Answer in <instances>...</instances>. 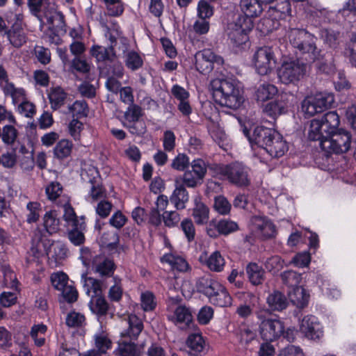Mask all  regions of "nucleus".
I'll use <instances>...</instances> for the list:
<instances>
[{
    "mask_svg": "<svg viewBox=\"0 0 356 356\" xmlns=\"http://www.w3.org/2000/svg\"><path fill=\"white\" fill-rule=\"evenodd\" d=\"M86 229V225L83 219L81 222L76 224V226H70L67 227L68 238L74 245H81L85 242V236L83 230Z\"/></svg>",
    "mask_w": 356,
    "mask_h": 356,
    "instance_id": "33",
    "label": "nucleus"
},
{
    "mask_svg": "<svg viewBox=\"0 0 356 356\" xmlns=\"http://www.w3.org/2000/svg\"><path fill=\"white\" fill-rule=\"evenodd\" d=\"M189 200V195L187 190L184 184H181L179 180L175 181V188L170 197V201L174 204L177 210L186 208V203Z\"/></svg>",
    "mask_w": 356,
    "mask_h": 356,
    "instance_id": "24",
    "label": "nucleus"
},
{
    "mask_svg": "<svg viewBox=\"0 0 356 356\" xmlns=\"http://www.w3.org/2000/svg\"><path fill=\"white\" fill-rule=\"evenodd\" d=\"M67 94L60 87L53 88L49 94V99L54 110L64 104Z\"/></svg>",
    "mask_w": 356,
    "mask_h": 356,
    "instance_id": "42",
    "label": "nucleus"
},
{
    "mask_svg": "<svg viewBox=\"0 0 356 356\" xmlns=\"http://www.w3.org/2000/svg\"><path fill=\"white\" fill-rule=\"evenodd\" d=\"M68 276L63 272L53 273L51 275V284L58 291L68 285Z\"/></svg>",
    "mask_w": 356,
    "mask_h": 356,
    "instance_id": "56",
    "label": "nucleus"
},
{
    "mask_svg": "<svg viewBox=\"0 0 356 356\" xmlns=\"http://www.w3.org/2000/svg\"><path fill=\"white\" fill-rule=\"evenodd\" d=\"M278 92L276 86L268 83L260 84L255 90V97L257 101L264 102L273 98Z\"/></svg>",
    "mask_w": 356,
    "mask_h": 356,
    "instance_id": "34",
    "label": "nucleus"
},
{
    "mask_svg": "<svg viewBox=\"0 0 356 356\" xmlns=\"http://www.w3.org/2000/svg\"><path fill=\"white\" fill-rule=\"evenodd\" d=\"M325 137L321 142V147L327 154H343L351 147L352 137L346 130L341 129Z\"/></svg>",
    "mask_w": 356,
    "mask_h": 356,
    "instance_id": "4",
    "label": "nucleus"
},
{
    "mask_svg": "<svg viewBox=\"0 0 356 356\" xmlns=\"http://www.w3.org/2000/svg\"><path fill=\"white\" fill-rule=\"evenodd\" d=\"M307 65L296 58L284 61L277 72L278 78L284 84L296 83L305 75Z\"/></svg>",
    "mask_w": 356,
    "mask_h": 356,
    "instance_id": "6",
    "label": "nucleus"
},
{
    "mask_svg": "<svg viewBox=\"0 0 356 356\" xmlns=\"http://www.w3.org/2000/svg\"><path fill=\"white\" fill-rule=\"evenodd\" d=\"M246 273L254 285H259L264 280V270L256 263H250L246 267Z\"/></svg>",
    "mask_w": 356,
    "mask_h": 356,
    "instance_id": "35",
    "label": "nucleus"
},
{
    "mask_svg": "<svg viewBox=\"0 0 356 356\" xmlns=\"http://www.w3.org/2000/svg\"><path fill=\"white\" fill-rule=\"evenodd\" d=\"M191 171L200 178L202 181L207 173V165L205 162L200 159H195L191 162Z\"/></svg>",
    "mask_w": 356,
    "mask_h": 356,
    "instance_id": "62",
    "label": "nucleus"
},
{
    "mask_svg": "<svg viewBox=\"0 0 356 356\" xmlns=\"http://www.w3.org/2000/svg\"><path fill=\"white\" fill-rule=\"evenodd\" d=\"M90 53L98 62H104L106 65L111 61H114L117 56L113 45H109L107 47L94 45L90 49Z\"/></svg>",
    "mask_w": 356,
    "mask_h": 356,
    "instance_id": "27",
    "label": "nucleus"
},
{
    "mask_svg": "<svg viewBox=\"0 0 356 356\" xmlns=\"http://www.w3.org/2000/svg\"><path fill=\"white\" fill-rule=\"evenodd\" d=\"M267 15L278 20L285 19L291 15V3L289 0H273L268 3Z\"/></svg>",
    "mask_w": 356,
    "mask_h": 356,
    "instance_id": "21",
    "label": "nucleus"
},
{
    "mask_svg": "<svg viewBox=\"0 0 356 356\" xmlns=\"http://www.w3.org/2000/svg\"><path fill=\"white\" fill-rule=\"evenodd\" d=\"M17 129L12 125H6L1 132L0 136L4 143L13 145L17 136Z\"/></svg>",
    "mask_w": 356,
    "mask_h": 356,
    "instance_id": "54",
    "label": "nucleus"
},
{
    "mask_svg": "<svg viewBox=\"0 0 356 356\" xmlns=\"http://www.w3.org/2000/svg\"><path fill=\"white\" fill-rule=\"evenodd\" d=\"M291 302L298 308L305 307L309 302V295L302 286H297L288 291Z\"/></svg>",
    "mask_w": 356,
    "mask_h": 356,
    "instance_id": "32",
    "label": "nucleus"
},
{
    "mask_svg": "<svg viewBox=\"0 0 356 356\" xmlns=\"http://www.w3.org/2000/svg\"><path fill=\"white\" fill-rule=\"evenodd\" d=\"M316 38L308 32L306 39H304L300 46L296 49L299 51L301 59L307 63L313 62L318 55V49L316 44Z\"/></svg>",
    "mask_w": 356,
    "mask_h": 356,
    "instance_id": "16",
    "label": "nucleus"
},
{
    "mask_svg": "<svg viewBox=\"0 0 356 356\" xmlns=\"http://www.w3.org/2000/svg\"><path fill=\"white\" fill-rule=\"evenodd\" d=\"M118 356H140V348L131 341H122L118 343Z\"/></svg>",
    "mask_w": 356,
    "mask_h": 356,
    "instance_id": "39",
    "label": "nucleus"
},
{
    "mask_svg": "<svg viewBox=\"0 0 356 356\" xmlns=\"http://www.w3.org/2000/svg\"><path fill=\"white\" fill-rule=\"evenodd\" d=\"M223 63V58L216 55L209 49L199 51L195 55V68L202 74H209L213 70L215 65L220 66Z\"/></svg>",
    "mask_w": 356,
    "mask_h": 356,
    "instance_id": "10",
    "label": "nucleus"
},
{
    "mask_svg": "<svg viewBox=\"0 0 356 356\" xmlns=\"http://www.w3.org/2000/svg\"><path fill=\"white\" fill-rule=\"evenodd\" d=\"M186 343L189 356H203L206 353V343L200 333L189 334Z\"/></svg>",
    "mask_w": 356,
    "mask_h": 356,
    "instance_id": "23",
    "label": "nucleus"
},
{
    "mask_svg": "<svg viewBox=\"0 0 356 356\" xmlns=\"http://www.w3.org/2000/svg\"><path fill=\"white\" fill-rule=\"evenodd\" d=\"M308 31L303 29H291L288 32V38L290 44L295 49L300 46L301 42L306 39Z\"/></svg>",
    "mask_w": 356,
    "mask_h": 356,
    "instance_id": "48",
    "label": "nucleus"
},
{
    "mask_svg": "<svg viewBox=\"0 0 356 356\" xmlns=\"http://www.w3.org/2000/svg\"><path fill=\"white\" fill-rule=\"evenodd\" d=\"M294 99L291 93L282 92L274 101L268 102L264 108V112L270 117L275 119L279 115L287 112L289 105Z\"/></svg>",
    "mask_w": 356,
    "mask_h": 356,
    "instance_id": "13",
    "label": "nucleus"
},
{
    "mask_svg": "<svg viewBox=\"0 0 356 356\" xmlns=\"http://www.w3.org/2000/svg\"><path fill=\"white\" fill-rule=\"evenodd\" d=\"M89 182L91 184L90 195L94 201L106 197V191L95 177L90 179Z\"/></svg>",
    "mask_w": 356,
    "mask_h": 356,
    "instance_id": "50",
    "label": "nucleus"
},
{
    "mask_svg": "<svg viewBox=\"0 0 356 356\" xmlns=\"http://www.w3.org/2000/svg\"><path fill=\"white\" fill-rule=\"evenodd\" d=\"M242 14L238 18L250 19L259 17L267 8V6L260 0H241L239 3Z\"/></svg>",
    "mask_w": 356,
    "mask_h": 356,
    "instance_id": "15",
    "label": "nucleus"
},
{
    "mask_svg": "<svg viewBox=\"0 0 356 356\" xmlns=\"http://www.w3.org/2000/svg\"><path fill=\"white\" fill-rule=\"evenodd\" d=\"M162 219L165 226L171 227L178 224L180 220V216L176 211H166L162 214Z\"/></svg>",
    "mask_w": 356,
    "mask_h": 356,
    "instance_id": "64",
    "label": "nucleus"
},
{
    "mask_svg": "<svg viewBox=\"0 0 356 356\" xmlns=\"http://www.w3.org/2000/svg\"><path fill=\"white\" fill-rule=\"evenodd\" d=\"M175 315L179 323H184L186 325H188L189 323L192 322L193 316L191 312L190 309L185 306H179L175 312Z\"/></svg>",
    "mask_w": 356,
    "mask_h": 356,
    "instance_id": "57",
    "label": "nucleus"
},
{
    "mask_svg": "<svg viewBox=\"0 0 356 356\" xmlns=\"http://www.w3.org/2000/svg\"><path fill=\"white\" fill-rule=\"evenodd\" d=\"M91 311L96 314L99 318L104 316L108 310L109 306L106 300L102 296L91 298L89 303Z\"/></svg>",
    "mask_w": 356,
    "mask_h": 356,
    "instance_id": "38",
    "label": "nucleus"
},
{
    "mask_svg": "<svg viewBox=\"0 0 356 356\" xmlns=\"http://www.w3.org/2000/svg\"><path fill=\"white\" fill-rule=\"evenodd\" d=\"M83 282V289L86 293L91 298L102 295L103 289L107 288L106 281L102 279H96L92 277H87L86 275H82Z\"/></svg>",
    "mask_w": 356,
    "mask_h": 356,
    "instance_id": "20",
    "label": "nucleus"
},
{
    "mask_svg": "<svg viewBox=\"0 0 356 356\" xmlns=\"http://www.w3.org/2000/svg\"><path fill=\"white\" fill-rule=\"evenodd\" d=\"M307 136L310 140H319L320 143L324 138H326L325 134L323 131V127L319 122V119H314L310 122Z\"/></svg>",
    "mask_w": 356,
    "mask_h": 356,
    "instance_id": "40",
    "label": "nucleus"
},
{
    "mask_svg": "<svg viewBox=\"0 0 356 356\" xmlns=\"http://www.w3.org/2000/svg\"><path fill=\"white\" fill-rule=\"evenodd\" d=\"M124 321L128 325V327L121 332V336L136 339L143 329L142 321L136 315L131 314L124 318Z\"/></svg>",
    "mask_w": 356,
    "mask_h": 356,
    "instance_id": "26",
    "label": "nucleus"
},
{
    "mask_svg": "<svg viewBox=\"0 0 356 356\" xmlns=\"http://www.w3.org/2000/svg\"><path fill=\"white\" fill-rule=\"evenodd\" d=\"M220 173L237 186H247L250 183L248 168L238 162L222 165L220 168Z\"/></svg>",
    "mask_w": 356,
    "mask_h": 356,
    "instance_id": "8",
    "label": "nucleus"
},
{
    "mask_svg": "<svg viewBox=\"0 0 356 356\" xmlns=\"http://www.w3.org/2000/svg\"><path fill=\"white\" fill-rule=\"evenodd\" d=\"M254 66L258 74L266 75L275 67L276 59L271 47H259L252 56Z\"/></svg>",
    "mask_w": 356,
    "mask_h": 356,
    "instance_id": "9",
    "label": "nucleus"
},
{
    "mask_svg": "<svg viewBox=\"0 0 356 356\" xmlns=\"http://www.w3.org/2000/svg\"><path fill=\"white\" fill-rule=\"evenodd\" d=\"M24 16L21 13L15 14V22L5 31L10 43L15 48H20L27 41L28 37L22 27Z\"/></svg>",
    "mask_w": 356,
    "mask_h": 356,
    "instance_id": "12",
    "label": "nucleus"
},
{
    "mask_svg": "<svg viewBox=\"0 0 356 356\" xmlns=\"http://www.w3.org/2000/svg\"><path fill=\"white\" fill-rule=\"evenodd\" d=\"M101 246L107 248L109 251L115 250L120 243V236L115 231H107L100 238Z\"/></svg>",
    "mask_w": 356,
    "mask_h": 356,
    "instance_id": "37",
    "label": "nucleus"
},
{
    "mask_svg": "<svg viewBox=\"0 0 356 356\" xmlns=\"http://www.w3.org/2000/svg\"><path fill=\"white\" fill-rule=\"evenodd\" d=\"M209 268L213 271L220 272L223 269L225 260L218 251L213 252L207 261Z\"/></svg>",
    "mask_w": 356,
    "mask_h": 356,
    "instance_id": "51",
    "label": "nucleus"
},
{
    "mask_svg": "<svg viewBox=\"0 0 356 356\" xmlns=\"http://www.w3.org/2000/svg\"><path fill=\"white\" fill-rule=\"evenodd\" d=\"M213 207L219 213L226 215L229 213L232 205L227 198L222 195H219L214 198Z\"/></svg>",
    "mask_w": 356,
    "mask_h": 356,
    "instance_id": "53",
    "label": "nucleus"
},
{
    "mask_svg": "<svg viewBox=\"0 0 356 356\" xmlns=\"http://www.w3.org/2000/svg\"><path fill=\"white\" fill-rule=\"evenodd\" d=\"M70 110L76 118L86 117L88 114V106L85 101H76L70 107Z\"/></svg>",
    "mask_w": 356,
    "mask_h": 356,
    "instance_id": "60",
    "label": "nucleus"
},
{
    "mask_svg": "<svg viewBox=\"0 0 356 356\" xmlns=\"http://www.w3.org/2000/svg\"><path fill=\"white\" fill-rule=\"evenodd\" d=\"M218 229L223 235H228L238 229L237 223L228 220H221L218 222Z\"/></svg>",
    "mask_w": 356,
    "mask_h": 356,
    "instance_id": "61",
    "label": "nucleus"
},
{
    "mask_svg": "<svg viewBox=\"0 0 356 356\" xmlns=\"http://www.w3.org/2000/svg\"><path fill=\"white\" fill-rule=\"evenodd\" d=\"M143 115V111L140 106L137 104H129L124 113V118L130 122H138Z\"/></svg>",
    "mask_w": 356,
    "mask_h": 356,
    "instance_id": "55",
    "label": "nucleus"
},
{
    "mask_svg": "<svg viewBox=\"0 0 356 356\" xmlns=\"http://www.w3.org/2000/svg\"><path fill=\"white\" fill-rule=\"evenodd\" d=\"M269 309L275 312H282L289 305V300L286 296L279 291H274L270 293L266 299Z\"/></svg>",
    "mask_w": 356,
    "mask_h": 356,
    "instance_id": "28",
    "label": "nucleus"
},
{
    "mask_svg": "<svg viewBox=\"0 0 356 356\" xmlns=\"http://www.w3.org/2000/svg\"><path fill=\"white\" fill-rule=\"evenodd\" d=\"M181 184L189 188H195L202 184V180L197 177L193 171L187 170L181 177Z\"/></svg>",
    "mask_w": 356,
    "mask_h": 356,
    "instance_id": "52",
    "label": "nucleus"
},
{
    "mask_svg": "<svg viewBox=\"0 0 356 356\" xmlns=\"http://www.w3.org/2000/svg\"><path fill=\"white\" fill-rule=\"evenodd\" d=\"M108 68V75L116 78H122L124 75V67L118 60V57L106 65Z\"/></svg>",
    "mask_w": 356,
    "mask_h": 356,
    "instance_id": "59",
    "label": "nucleus"
},
{
    "mask_svg": "<svg viewBox=\"0 0 356 356\" xmlns=\"http://www.w3.org/2000/svg\"><path fill=\"white\" fill-rule=\"evenodd\" d=\"M254 27L253 21L237 17L227 24L225 32L234 47H241L249 41V33Z\"/></svg>",
    "mask_w": 356,
    "mask_h": 356,
    "instance_id": "5",
    "label": "nucleus"
},
{
    "mask_svg": "<svg viewBox=\"0 0 356 356\" xmlns=\"http://www.w3.org/2000/svg\"><path fill=\"white\" fill-rule=\"evenodd\" d=\"M190 164L188 156L183 153L178 154L172 160L171 168L178 170L184 171Z\"/></svg>",
    "mask_w": 356,
    "mask_h": 356,
    "instance_id": "58",
    "label": "nucleus"
},
{
    "mask_svg": "<svg viewBox=\"0 0 356 356\" xmlns=\"http://www.w3.org/2000/svg\"><path fill=\"white\" fill-rule=\"evenodd\" d=\"M59 219L56 218L55 211H50L45 213L44 216V226L45 230L43 231L45 234L48 233L52 234L59 230Z\"/></svg>",
    "mask_w": 356,
    "mask_h": 356,
    "instance_id": "41",
    "label": "nucleus"
},
{
    "mask_svg": "<svg viewBox=\"0 0 356 356\" xmlns=\"http://www.w3.org/2000/svg\"><path fill=\"white\" fill-rule=\"evenodd\" d=\"M268 310H260L256 314L259 321V328L261 337L266 341L271 342L282 335L284 326L280 319L271 318Z\"/></svg>",
    "mask_w": 356,
    "mask_h": 356,
    "instance_id": "3",
    "label": "nucleus"
},
{
    "mask_svg": "<svg viewBox=\"0 0 356 356\" xmlns=\"http://www.w3.org/2000/svg\"><path fill=\"white\" fill-rule=\"evenodd\" d=\"M339 33L333 30L322 29L321 38L328 47L335 49L339 44Z\"/></svg>",
    "mask_w": 356,
    "mask_h": 356,
    "instance_id": "45",
    "label": "nucleus"
},
{
    "mask_svg": "<svg viewBox=\"0 0 356 356\" xmlns=\"http://www.w3.org/2000/svg\"><path fill=\"white\" fill-rule=\"evenodd\" d=\"M319 122L323 127L325 136H327L338 130L340 120L336 111H329L323 115Z\"/></svg>",
    "mask_w": 356,
    "mask_h": 356,
    "instance_id": "29",
    "label": "nucleus"
},
{
    "mask_svg": "<svg viewBox=\"0 0 356 356\" xmlns=\"http://www.w3.org/2000/svg\"><path fill=\"white\" fill-rule=\"evenodd\" d=\"M91 269L101 279L106 281L108 278L115 277L113 274L116 269V265L113 259L106 256L97 254L91 260Z\"/></svg>",
    "mask_w": 356,
    "mask_h": 356,
    "instance_id": "11",
    "label": "nucleus"
},
{
    "mask_svg": "<svg viewBox=\"0 0 356 356\" xmlns=\"http://www.w3.org/2000/svg\"><path fill=\"white\" fill-rule=\"evenodd\" d=\"M72 149V143L68 140H60L54 149V156L60 160L68 157Z\"/></svg>",
    "mask_w": 356,
    "mask_h": 356,
    "instance_id": "46",
    "label": "nucleus"
},
{
    "mask_svg": "<svg viewBox=\"0 0 356 356\" xmlns=\"http://www.w3.org/2000/svg\"><path fill=\"white\" fill-rule=\"evenodd\" d=\"M208 298L211 304L218 307H228L232 305V297L227 289L220 284L218 290H215L213 294Z\"/></svg>",
    "mask_w": 356,
    "mask_h": 356,
    "instance_id": "31",
    "label": "nucleus"
},
{
    "mask_svg": "<svg viewBox=\"0 0 356 356\" xmlns=\"http://www.w3.org/2000/svg\"><path fill=\"white\" fill-rule=\"evenodd\" d=\"M300 331L305 333V336L314 339H319L322 334L321 326L318 323L316 317L312 315L303 318L300 323Z\"/></svg>",
    "mask_w": 356,
    "mask_h": 356,
    "instance_id": "22",
    "label": "nucleus"
},
{
    "mask_svg": "<svg viewBox=\"0 0 356 356\" xmlns=\"http://www.w3.org/2000/svg\"><path fill=\"white\" fill-rule=\"evenodd\" d=\"M54 3L49 0H28V6L31 13L42 22L47 13L52 10Z\"/></svg>",
    "mask_w": 356,
    "mask_h": 356,
    "instance_id": "25",
    "label": "nucleus"
},
{
    "mask_svg": "<svg viewBox=\"0 0 356 356\" xmlns=\"http://www.w3.org/2000/svg\"><path fill=\"white\" fill-rule=\"evenodd\" d=\"M313 63L315 64L316 70L320 73L332 74H334L336 70L334 55L330 51H327L321 54V50L318 49L316 58ZM309 63H312V62Z\"/></svg>",
    "mask_w": 356,
    "mask_h": 356,
    "instance_id": "19",
    "label": "nucleus"
},
{
    "mask_svg": "<svg viewBox=\"0 0 356 356\" xmlns=\"http://www.w3.org/2000/svg\"><path fill=\"white\" fill-rule=\"evenodd\" d=\"M334 102L332 94L321 92L305 98L302 102V111L307 117H312L330 108Z\"/></svg>",
    "mask_w": 356,
    "mask_h": 356,
    "instance_id": "7",
    "label": "nucleus"
},
{
    "mask_svg": "<svg viewBox=\"0 0 356 356\" xmlns=\"http://www.w3.org/2000/svg\"><path fill=\"white\" fill-rule=\"evenodd\" d=\"M46 194L49 200H56L62 193L63 187L58 181H52L46 187Z\"/></svg>",
    "mask_w": 356,
    "mask_h": 356,
    "instance_id": "63",
    "label": "nucleus"
},
{
    "mask_svg": "<svg viewBox=\"0 0 356 356\" xmlns=\"http://www.w3.org/2000/svg\"><path fill=\"white\" fill-rule=\"evenodd\" d=\"M280 277L282 283L291 289L298 286L302 280L301 274L292 270L283 272Z\"/></svg>",
    "mask_w": 356,
    "mask_h": 356,
    "instance_id": "44",
    "label": "nucleus"
},
{
    "mask_svg": "<svg viewBox=\"0 0 356 356\" xmlns=\"http://www.w3.org/2000/svg\"><path fill=\"white\" fill-rule=\"evenodd\" d=\"M244 133L252 144L261 147L273 158H280L284 156L288 150L286 142L283 139L282 136L274 129L257 126L254 129L251 136H249L248 131L245 130Z\"/></svg>",
    "mask_w": 356,
    "mask_h": 356,
    "instance_id": "1",
    "label": "nucleus"
},
{
    "mask_svg": "<svg viewBox=\"0 0 356 356\" xmlns=\"http://www.w3.org/2000/svg\"><path fill=\"white\" fill-rule=\"evenodd\" d=\"M280 26L279 20L275 17H268L261 19L257 24V29L263 35H268Z\"/></svg>",
    "mask_w": 356,
    "mask_h": 356,
    "instance_id": "36",
    "label": "nucleus"
},
{
    "mask_svg": "<svg viewBox=\"0 0 356 356\" xmlns=\"http://www.w3.org/2000/svg\"><path fill=\"white\" fill-rule=\"evenodd\" d=\"M126 67L131 71H136L142 67L143 60L141 56L135 51H130L125 55Z\"/></svg>",
    "mask_w": 356,
    "mask_h": 356,
    "instance_id": "47",
    "label": "nucleus"
},
{
    "mask_svg": "<svg viewBox=\"0 0 356 356\" xmlns=\"http://www.w3.org/2000/svg\"><path fill=\"white\" fill-rule=\"evenodd\" d=\"M220 283L209 275L200 277L196 282L197 291L209 298L218 290Z\"/></svg>",
    "mask_w": 356,
    "mask_h": 356,
    "instance_id": "30",
    "label": "nucleus"
},
{
    "mask_svg": "<svg viewBox=\"0 0 356 356\" xmlns=\"http://www.w3.org/2000/svg\"><path fill=\"white\" fill-rule=\"evenodd\" d=\"M193 216L198 225L207 223L209 220V209L203 203H197L193 209Z\"/></svg>",
    "mask_w": 356,
    "mask_h": 356,
    "instance_id": "49",
    "label": "nucleus"
},
{
    "mask_svg": "<svg viewBox=\"0 0 356 356\" xmlns=\"http://www.w3.org/2000/svg\"><path fill=\"white\" fill-rule=\"evenodd\" d=\"M161 261L169 264L173 269L179 271H186L188 267V263L184 258L172 254L163 255Z\"/></svg>",
    "mask_w": 356,
    "mask_h": 356,
    "instance_id": "43",
    "label": "nucleus"
},
{
    "mask_svg": "<svg viewBox=\"0 0 356 356\" xmlns=\"http://www.w3.org/2000/svg\"><path fill=\"white\" fill-rule=\"evenodd\" d=\"M211 87L215 102L221 106L236 110L244 102L242 90L232 79H215Z\"/></svg>",
    "mask_w": 356,
    "mask_h": 356,
    "instance_id": "2",
    "label": "nucleus"
},
{
    "mask_svg": "<svg viewBox=\"0 0 356 356\" xmlns=\"http://www.w3.org/2000/svg\"><path fill=\"white\" fill-rule=\"evenodd\" d=\"M67 249L60 241H51L46 256L49 266L56 268L62 264L67 257Z\"/></svg>",
    "mask_w": 356,
    "mask_h": 356,
    "instance_id": "18",
    "label": "nucleus"
},
{
    "mask_svg": "<svg viewBox=\"0 0 356 356\" xmlns=\"http://www.w3.org/2000/svg\"><path fill=\"white\" fill-rule=\"evenodd\" d=\"M47 22L49 24V29L56 36L63 35L66 33V25L64 19V15L56 10V5L52 7V10H49L46 17Z\"/></svg>",
    "mask_w": 356,
    "mask_h": 356,
    "instance_id": "17",
    "label": "nucleus"
},
{
    "mask_svg": "<svg viewBox=\"0 0 356 356\" xmlns=\"http://www.w3.org/2000/svg\"><path fill=\"white\" fill-rule=\"evenodd\" d=\"M51 243V240L42 230L36 229L32 236L30 252L34 257L39 259L47 254Z\"/></svg>",
    "mask_w": 356,
    "mask_h": 356,
    "instance_id": "14",
    "label": "nucleus"
}]
</instances>
